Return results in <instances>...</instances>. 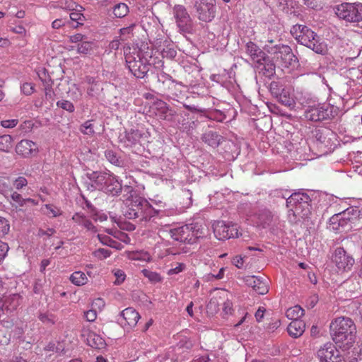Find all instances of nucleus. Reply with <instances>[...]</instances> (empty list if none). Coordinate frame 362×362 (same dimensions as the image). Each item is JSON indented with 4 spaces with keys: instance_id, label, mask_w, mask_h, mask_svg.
Here are the masks:
<instances>
[{
    "instance_id": "nucleus-31",
    "label": "nucleus",
    "mask_w": 362,
    "mask_h": 362,
    "mask_svg": "<svg viewBox=\"0 0 362 362\" xmlns=\"http://www.w3.org/2000/svg\"><path fill=\"white\" fill-rule=\"evenodd\" d=\"M221 136L216 132L208 131L202 137V141L212 147H216L220 144Z\"/></svg>"
},
{
    "instance_id": "nucleus-2",
    "label": "nucleus",
    "mask_w": 362,
    "mask_h": 362,
    "mask_svg": "<svg viewBox=\"0 0 362 362\" xmlns=\"http://www.w3.org/2000/svg\"><path fill=\"white\" fill-rule=\"evenodd\" d=\"M329 328L332 339L337 346L344 351L353 346L356 341V327L351 318H335L330 323Z\"/></svg>"
},
{
    "instance_id": "nucleus-4",
    "label": "nucleus",
    "mask_w": 362,
    "mask_h": 362,
    "mask_svg": "<svg viewBox=\"0 0 362 362\" xmlns=\"http://www.w3.org/2000/svg\"><path fill=\"white\" fill-rule=\"evenodd\" d=\"M292 36L297 42L317 54H325L327 52V45L319 35L305 25H295L291 29Z\"/></svg>"
},
{
    "instance_id": "nucleus-22",
    "label": "nucleus",
    "mask_w": 362,
    "mask_h": 362,
    "mask_svg": "<svg viewBox=\"0 0 362 362\" xmlns=\"http://www.w3.org/2000/svg\"><path fill=\"white\" fill-rule=\"evenodd\" d=\"M245 282L258 294L264 295L269 291L267 282L261 277L248 276L245 278Z\"/></svg>"
},
{
    "instance_id": "nucleus-56",
    "label": "nucleus",
    "mask_w": 362,
    "mask_h": 362,
    "mask_svg": "<svg viewBox=\"0 0 362 362\" xmlns=\"http://www.w3.org/2000/svg\"><path fill=\"white\" fill-rule=\"evenodd\" d=\"M351 305L355 308L360 315H362V299H356L351 302Z\"/></svg>"
},
{
    "instance_id": "nucleus-58",
    "label": "nucleus",
    "mask_w": 362,
    "mask_h": 362,
    "mask_svg": "<svg viewBox=\"0 0 362 362\" xmlns=\"http://www.w3.org/2000/svg\"><path fill=\"white\" fill-rule=\"evenodd\" d=\"M66 23V21L62 18H58L54 20L52 23V27L54 29H59L64 26Z\"/></svg>"
},
{
    "instance_id": "nucleus-25",
    "label": "nucleus",
    "mask_w": 362,
    "mask_h": 362,
    "mask_svg": "<svg viewBox=\"0 0 362 362\" xmlns=\"http://www.w3.org/2000/svg\"><path fill=\"white\" fill-rule=\"evenodd\" d=\"M72 220L75 223L83 227L90 233H95L97 232V229L93 223L81 212L75 213L72 216Z\"/></svg>"
},
{
    "instance_id": "nucleus-63",
    "label": "nucleus",
    "mask_w": 362,
    "mask_h": 362,
    "mask_svg": "<svg viewBox=\"0 0 362 362\" xmlns=\"http://www.w3.org/2000/svg\"><path fill=\"white\" fill-rule=\"evenodd\" d=\"M98 238L100 240V242L105 245H107L109 244V242L110 241L111 238L110 236L103 234H98Z\"/></svg>"
},
{
    "instance_id": "nucleus-40",
    "label": "nucleus",
    "mask_w": 362,
    "mask_h": 362,
    "mask_svg": "<svg viewBox=\"0 0 362 362\" xmlns=\"http://www.w3.org/2000/svg\"><path fill=\"white\" fill-rule=\"evenodd\" d=\"M141 273L152 283L156 284L160 282L162 280L161 276L157 272L144 269L141 271Z\"/></svg>"
},
{
    "instance_id": "nucleus-52",
    "label": "nucleus",
    "mask_w": 362,
    "mask_h": 362,
    "mask_svg": "<svg viewBox=\"0 0 362 362\" xmlns=\"http://www.w3.org/2000/svg\"><path fill=\"white\" fill-rule=\"evenodd\" d=\"M8 246L7 243L0 240V262L3 260L7 255Z\"/></svg>"
},
{
    "instance_id": "nucleus-18",
    "label": "nucleus",
    "mask_w": 362,
    "mask_h": 362,
    "mask_svg": "<svg viewBox=\"0 0 362 362\" xmlns=\"http://www.w3.org/2000/svg\"><path fill=\"white\" fill-rule=\"evenodd\" d=\"M16 151L24 158L35 156L38 153V145L28 139H23L18 143Z\"/></svg>"
},
{
    "instance_id": "nucleus-60",
    "label": "nucleus",
    "mask_w": 362,
    "mask_h": 362,
    "mask_svg": "<svg viewBox=\"0 0 362 362\" xmlns=\"http://www.w3.org/2000/svg\"><path fill=\"white\" fill-rule=\"evenodd\" d=\"M265 310H266L264 307H259V309L257 310L255 316V318L257 322L262 321V320L264 317V314Z\"/></svg>"
},
{
    "instance_id": "nucleus-37",
    "label": "nucleus",
    "mask_w": 362,
    "mask_h": 362,
    "mask_svg": "<svg viewBox=\"0 0 362 362\" xmlns=\"http://www.w3.org/2000/svg\"><path fill=\"white\" fill-rule=\"evenodd\" d=\"M86 82L89 85L87 88V93L90 96H95L100 90L99 84L95 81V79L93 77H86Z\"/></svg>"
},
{
    "instance_id": "nucleus-51",
    "label": "nucleus",
    "mask_w": 362,
    "mask_h": 362,
    "mask_svg": "<svg viewBox=\"0 0 362 362\" xmlns=\"http://www.w3.org/2000/svg\"><path fill=\"white\" fill-rule=\"evenodd\" d=\"M84 316L88 322H93L97 318V312L92 308L84 313Z\"/></svg>"
},
{
    "instance_id": "nucleus-1",
    "label": "nucleus",
    "mask_w": 362,
    "mask_h": 362,
    "mask_svg": "<svg viewBox=\"0 0 362 362\" xmlns=\"http://www.w3.org/2000/svg\"><path fill=\"white\" fill-rule=\"evenodd\" d=\"M125 200L124 216L129 219L140 218L147 221L153 217L156 211L144 198L136 194L134 188L129 185L124 187Z\"/></svg>"
},
{
    "instance_id": "nucleus-21",
    "label": "nucleus",
    "mask_w": 362,
    "mask_h": 362,
    "mask_svg": "<svg viewBox=\"0 0 362 362\" xmlns=\"http://www.w3.org/2000/svg\"><path fill=\"white\" fill-rule=\"evenodd\" d=\"M141 133L138 129H130L125 131L119 136V143L126 148H130L136 145L141 137Z\"/></svg>"
},
{
    "instance_id": "nucleus-39",
    "label": "nucleus",
    "mask_w": 362,
    "mask_h": 362,
    "mask_svg": "<svg viewBox=\"0 0 362 362\" xmlns=\"http://www.w3.org/2000/svg\"><path fill=\"white\" fill-rule=\"evenodd\" d=\"M80 132L88 136H93L95 134L93 120H87L83 122L79 128Z\"/></svg>"
},
{
    "instance_id": "nucleus-36",
    "label": "nucleus",
    "mask_w": 362,
    "mask_h": 362,
    "mask_svg": "<svg viewBox=\"0 0 362 362\" xmlns=\"http://www.w3.org/2000/svg\"><path fill=\"white\" fill-rule=\"evenodd\" d=\"M13 138L11 136L5 134L0 136V151L8 152L12 148Z\"/></svg>"
},
{
    "instance_id": "nucleus-29",
    "label": "nucleus",
    "mask_w": 362,
    "mask_h": 362,
    "mask_svg": "<svg viewBox=\"0 0 362 362\" xmlns=\"http://www.w3.org/2000/svg\"><path fill=\"white\" fill-rule=\"evenodd\" d=\"M305 328V324L303 321L293 320L288 325L287 329L291 336L297 338L303 334Z\"/></svg>"
},
{
    "instance_id": "nucleus-24",
    "label": "nucleus",
    "mask_w": 362,
    "mask_h": 362,
    "mask_svg": "<svg viewBox=\"0 0 362 362\" xmlns=\"http://www.w3.org/2000/svg\"><path fill=\"white\" fill-rule=\"evenodd\" d=\"M10 203L17 211H23V207L28 204L30 203L32 205H37V202L31 198L24 199L22 196L16 192H13L10 197Z\"/></svg>"
},
{
    "instance_id": "nucleus-44",
    "label": "nucleus",
    "mask_w": 362,
    "mask_h": 362,
    "mask_svg": "<svg viewBox=\"0 0 362 362\" xmlns=\"http://www.w3.org/2000/svg\"><path fill=\"white\" fill-rule=\"evenodd\" d=\"M57 107L69 112H74L75 107L73 103L69 100H61L57 101Z\"/></svg>"
},
{
    "instance_id": "nucleus-64",
    "label": "nucleus",
    "mask_w": 362,
    "mask_h": 362,
    "mask_svg": "<svg viewBox=\"0 0 362 362\" xmlns=\"http://www.w3.org/2000/svg\"><path fill=\"white\" fill-rule=\"evenodd\" d=\"M83 35L76 34V35H72L70 37V41L71 42H74V43L79 42H81L83 41Z\"/></svg>"
},
{
    "instance_id": "nucleus-6",
    "label": "nucleus",
    "mask_w": 362,
    "mask_h": 362,
    "mask_svg": "<svg viewBox=\"0 0 362 362\" xmlns=\"http://www.w3.org/2000/svg\"><path fill=\"white\" fill-rule=\"evenodd\" d=\"M310 197L304 192H295L286 199V206L289 209L290 221L296 222L300 218L308 216L310 213Z\"/></svg>"
},
{
    "instance_id": "nucleus-53",
    "label": "nucleus",
    "mask_w": 362,
    "mask_h": 362,
    "mask_svg": "<svg viewBox=\"0 0 362 362\" xmlns=\"http://www.w3.org/2000/svg\"><path fill=\"white\" fill-rule=\"evenodd\" d=\"M18 119H7V120H3L1 122V124L4 128H13L16 127L18 124Z\"/></svg>"
},
{
    "instance_id": "nucleus-38",
    "label": "nucleus",
    "mask_w": 362,
    "mask_h": 362,
    "mask_svg": "<svg viewBox=\"0 0 362 362\" xmlns=\"http://www.w3.org/2000/svg\"><path fill=\"white\" fill-rule=\"evenodd\" d=\"M43 209H45L44 214L49 217L55 218L62 214V210L53 204H45Z\"/></svg>"
},
{
    "instance_id": "nucleus-30",
    "label": "nucleus",
    "mask_w": 362,
    "mask_h": 362,
    "mask_svg": "<svg viewBox=\"0 0 362 362\" xmlns=\"http://www.w3.org/2000/svg\"><path fill=\"white\" fill-rule=\"evenodd\" d=\"M111 9L114 16L118 18L125 17L129 12V6L123 2L115 3Z\"/></svg>"
},
{
    "instance_id": "nucleus-27",
    "label": "nucleus",
    "mask_w": 362,
    "mask_h": 362,
    "mask_svg": "<svg viewBox=\"0 0 362 362\" xmlns=\"http://www.w3.org/2000/svg\"><path fill=\"white\" fill-rule=\"evenodd\" d=\"M329 135H332V133L327 129H315L314 132V137L317 144L325 147L331 145V139L328 137Z\"/></svg>"
},
{
    "instance_id": "nucleus-16",
    "label": "nucleus",
    "mask_w": 362,
    "mask_h": 362,
    "mask_svg": "<svg viewBox=\"0 0 362 362\" xmlns=\"http://www.w3.org/2000/svg\"><path fill=\"white\" fill-rule=\"evenodd\" d=\"M214 233L218 240L229 239L238 236L236 226H229L224 221H216L213 224Z\"/></svg>"
},
{
    "instance_id": "nucleus-47",
    "label": "nucleus",
    "mask_w": 362,
    "mask_h": 362,
    "mask_svg": "<svg viewBox=\"0 0 362 362\" xmlns=\"http://www.w3.org/2000/svg\"><path fill=\"white\" fill-rule=\"evenodd\" d=\"M21 91L26 95H30L35 90V85L32 83H24L21 87Z\"/></svg>"
},
{
    "instance_id": "nucleus-55",
    "label": "nucleus",
    "mask_w": 362,
    "mask_h": 362,
    "mask_svg": "<svg viewBox=\"0 0 362 362\" xmlns=\"http://www.w3.org/2000/svg\"><path fill=\"white\" fill-rule=\"evenodd\" d=\"M223 311L225 314H231L233 311V303L227 299L223 304Z\"/></svg>"
},
{
    "instance_id": "nucleus-12",
    "label": "nucleus",
    "mask_w": 362,
    "mask_h": 362,
    "mask_svg": "<svg viewBox=\"0 0 362 362\" xmlns=\"http://www.w3.org/2000/svg\"><path fill=\"white\" fill-rule=\"evenodd\" d=\"M198 18L204 22H211L216 13V0H198L195 4Z\"/></svg>"
},
{
    "instance_id": "nucleus-26",
    "label": "nucleus",
    "mask_w": 362,
    "mask_h": 362,
    "mask_svg": "<svg viewBox=\"0 0 362 362\" xmlns=\"http://www.w3.org/2000/svg\"><path fill=\"white\" fill-rule=\"evenodd\" d=\"M293 91V88L291 86L284 88L278 96L279 101L285 106H294L295 95Z\"/></svg>"
},
{
    "instance_id": "nucleus-54",
    "label": "nucleus",
    "mask_w": 362,
    "mask_h": 362,
    "mask_svg": "<svg viewBox=\"0 0 362 362\" xmlns=\"http://www.w3.org/2000/svg\"><path fill=\"white\" fill-rule=\"evenodd\" d=\"M232 264L235 266L238 269H241L243 268V265H244V259L243 258L240 256V255H237L235 257H234L231 261Z\"/></svg>"
},
{
    "instance_id": "nucleus-9",
    "label": "nucleus",
    "mask_w": 362,
    "mask_h": 362,
    "mask_svg": "<svg viewBox=\"0 0 362 362\" xmlns=\"http://www.w3.org/2000/svg\"><path fill=\"white\" fill-rule=\"evenodd\" d=\"M337 16L346 23H358L362 21L361 3H342L334 8Z\"/></svg>"
},
{
    "instance_id": "nucleus-59",
    "label": "nucleus",
    "mask_w": 362,
    "mask_h": 362,
    "mask_svg": "<svg viewBox=\"0 0 362 362\" xmlns=\"http://www.w3.org/2000/svg\"><path fill=\"white\" fill-rule=\"evenodd\" d=\"M107 246H110L116 250H122L123 248V245L113 238H111Z\"/></svg>"
},
{
    "instance_id": "nucleus-42",
    "label": "nucleus",
    "mask_w": 362,
    "mask_h": 362,
    "mask_svg": "<svg viewBox=\"0 0 362 362\" xmlns=\"http://www.w3.org/2000/svg\"><path fill=\"white\" fill-rule=\"evenodd\" d=\"M93 49V45L91 42L88 41H82L78 45V52L81 54H89Z\"/></svg>"
},
{
    "instance_id": "nucleus-13",
    "label": "nucleus",
    "mask_w": 362,
    "mask_h": 362,
    "mask_svg": "<svg viewBox=\"0 0 362 362\" xmlns=\"http://www.w3.org/2000/svg\"><path fill=\"white\" fill-rule=\"evenodd\" d=\"M331 116L332 107L325 104L310 106L305 112V118L313 122L327 119Z\"/></svg>"
},
{
    "instance_id": "nucleus-34",
    "label": "nucleus",
    "mask_w": 362,
    "mask_h": 362,
    "mask_svg": "<svg viewBox=\"0 0 362 362\" xmlns=\"http://www.w3.org/2000/svg\"><path fill=\"white\" fill-rule=\"evenodd\" d=\"M70 281L72 284L76 286H83L85 285L88 281V278L85 273L77 271L74 272L70 276Z\"/></svg>"
},
{
    "instance_id": "nucleus-10",
    "label": "nucleus",
    "mask_w": 362,
    "mask_h": 362,
    "mask_svg": "<svg viewBox=\"0 0 362 362\" xmlns=\"http://www.w3.org/2000/svg\"><path fill=\"white\" fill-rule=\"evenodd\" d=\"M264 49L274 54V58L282 67H288L296 60L291 48L288 45H276L271 47L267 44Z\"/></svg>"
},
{
    "instance_id": "nucleus-50",
    "label": "nucleus",
    "mask_w": 362,
    "mask_h": 362,
    "mask_svg": "<svg viewBox=\"0 0 362 362\" xmlns=\"http://www.w3.org/2000/svg\"><path fill=\"white\" fill-rule=\"evenodd\" d=\"M185 269V264L183 263H177L176 267L168 270V274L169 275L177 274Z\"/></svg>"
},
{
    "instance_id": "nucleus-49",
    "label": "nucleus",
    "mask_w": 362,
    "mask_h": 362,
    "mask_svg": "<svg viewBox=\"0 0 362 362\" xmlns=\"http://www.w3.org/2000/svg\"><path fill=\"white\" fill-rule=\"evenodd\" d=\"M69 16L71 21L76 22L78 24H82L85 18L82 13L76 11L71 12Z\"/></svg>"
},
{
    "instance_id": "nucleus-35",
    "label": "nucleus",
    "mask_w": 362,
    "mask_h": 362,
    "mask_svg": "<svg viewBox=\"0 0 362 362\" xmlns=\"http://www.w3.org/2000/svg\"><path fill=\"white\" fill-rule=\"evenodd\" d=\"M129 258L132 260L141 262H150L151 260V255L146 251H135L129 254Z\"/></svg>"
},
{
    "instance_id": "nucleus-5",
    "label": "nucleus",
    "mask_w": 362,
    "mask_h": 362,
    "mask_svg": "<svg viewBox=\"0 0 362 362\" xmlns=\"http://www.w3.org/2000/svg\"><path fill=\"white\" fill-rule=\"evenodd\" d=\"M92 189H98L112 196H117L124 190L117 176L110 173L93 172L88 175Z\"/></svg>"
},
{
    "instance_id": "nucleus-7",
    "label": "nucleus",
    "mask_w": 362,
    "mask_h": 362,
    "mask_svg": "<svg viewBox=\"0 0 362 362\" xmlns=\"http://www.w3.org/2000/svg\"><path fill=\"white\" fill-rule=\"evenodd\" d=\"M151 52L145 54L141 50L126 54L125 60L129 71L138 78H144L149 71L151 64L148 59L152 58Z\"/></svg>"
},
{
    "instance_id": "nucleus-17",
    "label": "nucleus",
    "mask_w": 362,
    "mask_h": 362,
    "mask_svg": "<svg viewBox=\"0 0 362 362\" xmlns=\"http://www.w3.org/2000/svg\"><path fill=\"white\" fill-rule=\"evenodd\" d=\"M81 336L86 344L93 349H100L105 346V339L95 333L90 327H83Z\"/></svg>"
},
{
    "instance_id": "nucleus-45",
    "label": "nucleus",
    "mask_w": 362,
    "mask_h": 362,
    "mask_svg": "<svg viewBox=\"0 0 362 362\" xmlns=\"http://www.w3.org/2000/svg\"><path fill=\"white\" fill-rule=\"evenodd\" d=\"M21 297L18 294H13L5 300V304L9 303L11 309H15L20 303Z\"/></svg>"
},
{
    "instance_id": "nucleus-32",
    "label": "nucleus",
    "mask_w": 362,
    "mask_h": 362,
    "mask_svg": "<svg viewBox=\"0 0 362 362\" xmlns=\"http://www.w3.org/2000/svg\"><path fill=\"white\" fill-rule=\"evenodd\" d=\"M105 156L106 159L112 164L116 166H122L123 160L119 156V153L112 149H107L105 151Z\"/></svg>"
},
{
    "instance_id": "nucleus-62",
    "label": "nucleus",
    "mask_w": 362,
    "mask_h": 362,
    "mask_svg": "<svg viewBox=\"0 0 362 362\" xmlns=\"http://www.w3.org/2000/svg\"><path fill=\"white\" fill-rule=\"evenodd\" d=\"M176 51L174 49H168L167 50H163V56L164 57H168L173 59L176 56Z\"/></svg>"
},
{
    "instance_id": "nucleus-41",
    "label": "nucleus",
    "mask_w": 362,
    "mask_h": 362,
    "mask_svg": "<svg viewBox=\"0 0 362 362\" xmlns=\"http://www.w3.org/2000/svg\"><path fill=\"white\" fill-rule=\"evenodd\" d=\"M111 254V251L105 248H98L93 252V257L100 260L109 257Z\"/></svg>"
},
{
    "instance_id": "nucleus-14",
    "label": "nucleus",
    "mask_w": 362,
    "mask_h": 362,
    "mask_svg": "<svg viewBox=\"0 0 362 362\" xmlns=\"http://www.w3.org/2000/svg\"><path fill=\"white\" fill-rule=\"evenodd\" d=\"M317 356L321 362H345L339 351L332 343H327L317 352Z\"/></svg>"
},
{
    "instance_id": "nucleus-28",
    "label": "nucleus",
    "mask_w": 362,
    "mask_h": 362,
    "mask_svg": "<svg viewBox=\"0 0 362 362\" xmlns=\"http://www.w3.org/2000/svg\"><path fill=\"white\" fill-rule=\"evenodd\" d=\"M155 108V114L156 116L163 120H170L172 116L170 110L168 109L167 104L162 101L159 100L154 103Z\"/></svg>"
},
{
    "instance_id": "nucleus-43",
    "label": "nucleus",
    "mask_w": 362,
    "mask_h": 362,
    "mask_svg": "<svg viewBox=\"0 0 362 362\" xmlns=\"http://www.w3.org/2000/svg\"><path fill=\"white\" fill-rule=\"evenodd\" d=\"M112 273L115 277V281H114L115 284L120 285L126 279V274L123 270L119 269H114L112 270Z\"/></svg>"
},
{
    "instance_id": "nucleus-48",
    "label": "nucleus",
    "mask_w": 362,
    "mask_h": 362,
    "mask_svg": "<svg viewBox=\"0 0 362 362\" xmlns=\"http://www.w3.org/2000/svg\"><path fill=\"white\" fill-rule=\"evenodd\" d=\"M28 185V181L24 177H18L16 178L13 182V187L18 189H21L23 187H25Z\"/></svg>"
},
{
    "instance_id": "nucleus-11",
    "label": "nucleus",
    "mask_w": 362,
    "mask_h": 362,
    "mask_svg": "<svg viewBox=\"0 0 362 362\" xmlns=\"http://www.w3.org/2000/svg\"><path fill=\"white\" fill-rule=\"evenodd\" d=\"M332 262L338 274H344L351 270L355 259L343 247H337L332 254Z\"/></svg>"
},
{
    "instance_id": "nucleus-61",
    "label": "nucleus",
    "mask_w": 362,
    "mask_h": 362,
    "mask_svg": "<svg viewBox=\"0 0 362 362\" xmlns=\"http://www.w3.org/2000/svg\"><path fill=\"white\" fill-rule=\"evenodd\" d=\"M11 31L21 35H25L27 33L25 28L23 25H17L15 28H13Z\"/></svg>"
},
{
    "instance_id": "nucleus-19",
    "label": "nucleus",
    "mask_w": 362,
    "mask_h": 362,
    "mask_svg": "<svg viewBox=\"0 0 362 362\" xmlns=\"http://www.w3.org/2000/svg\"><path fill=\"white\" fill-rule=\"evenodd\" d=\"M257 223L262 228H274L279 222V217L267 209H262L256 215Z\"/></svg>"
},
{
    "instance_id": "nucleus-3",
    "label": "nucleus",
    "mask_w": 362,
    "mask_h": 362,
    "mask_svg": "<svg viewBox=\"0 0 362 362\" xmlns=\"http://www.w3.org/2000/svg\"><path fill=\"white\" fill-rule=\"evenodd\" d=\"M362 228V209L351 206L344 211L334 214L329 219V228L339 232Z\"/></svg>"
},
{
    "instance_id": "nucleus-57",
    "label": "nucleus",
    "mask_w": 362,
    "mask_h": 362,
    "mask_svg": "<svg viewBox=\"0 0 362 362\" xmlns=\"http://www.w3.org/2000/svg\"><path fill=\"white\" fill-rule=\"evenodd\" d=\"M105 306V302L104 300L100 298H96L93 300L92 303V308L96 310L97 308L99 310L102 309Z\"/></svg>"
},
{
    "instance_id": "nucleus-46",
    "label": "nucleus",
    "mask_w": 362,
    "mask_h": 362,
    "mask_svg": "<svg viewBox=\"0 0 362 362\" xmlns=\"http://www.w3.org/2000/svg\"><path fill=\"white\" fill-rule=\"evenodd\" d=\"M10 230L8 221L5 218L0 216V238L6 235Z\"/></svg>"
},
{
    "instance_id": "nucleus-8",
    "label": "nucleus",
    "mask_w": 362,
    "mask_h": 362,
    "mask_svg": "<svg viewBox=\"0 0 362 362\" xmlns=\"http://www.w3.org/2000/svg\"><path fill=\"white\" fill-rule=\"evenodd\" d=\"M204 230L198 223H192L170 229V234L175 240L192 244L204 235Z\"/></svg>"
},
{
    "instance_id": "nucleus-15",
    "label": "nucleus",
    "mask_w": 362,
    "mask_h": 362,
    "mask_svg": "<svg viewBox=\"0 0 362 362\" xmlns=\"http://www.w3.org/2000/svg\"><path fill=\"white\" fill-rule=\"evenodd\" d=\"M173 16L176 24L182 32H189L192 28V19L185 6L176 5L173 8Z\"/></svg>"
},
{
    "instance_id": "nucleus-23",
    "label": "nucleus",
    "mask_w": 362,
    "mask_h": 362,
    "mask_svg": "<svg viewBox=\"0 0 362 362\" xmlns=\"http://www.w3.org/2000/svg\"><path fill=\"white\" fill-rule=\"evenodd\" d=\"M119 320L122 324L127 325L129 327H134L137 324L140 315L134 308H127L122 311Z\"/></svg>"
},
{
    "instance_id": "nucleus-20",
    "label": "nucleus",
    "mask_w": 362,
    "mask_h": 362,
    "mask_svg": "<svg viewBox=\"0 0 362 362\" xmlns=\"http://www.w3.org/2000/svg\"><path fill=\"white\" fill-rule=\"evenodd\" d=\"M246 53L251 59L259 65H264L267 61L265 53L253 42H248L245 45Z\"/></svg>"
},
{
    "instance_id": "nucleus-33",
    "label": "nucleus",
    "mask_w": 362,
    "mask_h": 362,
    "mask_svg": "<svg viewBox=\"0 0 362 362\" xmlns=\"http://www.w3.org/2000/svg\"><path fill=\"white\" fill-rule=\"evenodd\" d=\"M286 315L292 321L300 320L299 318L304 315V310L299 305H295L287 309Z\"/></svg>"
}]
</instances>
